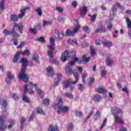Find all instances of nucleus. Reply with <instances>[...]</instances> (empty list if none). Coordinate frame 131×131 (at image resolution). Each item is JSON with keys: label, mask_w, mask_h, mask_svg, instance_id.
Masks as SVG:
<instances>
[{"label": "nucleus", "mask_w": 131, "mask_h": 131, "mask_svg": "<svg viewBox=\"0 0 131 131\" xmlns=\"http://www.w3.org/2000/svg\"><path fill=\"white\" fill-rule=\"evenodd\" d=\"M113 27V25H112V24H110L109 25L107 26L106 28L108 31H111V30H112Z\"/></svg>", "instance_id": "obj_53"}, {"label": "nucleus", "mask_w": 131, "mask_h": 131, "mask_svg": "<svg viewBox=\"0 0 131 131\" xmlns=\"http://www.w3.org/2000/svg\"><path fill=\"white\" fill-rule=\"evenodd\" d=\"M83 30L87 33H90V32H91V29H90L88 26H85V27H83Z\"/></svg>", "instance_id": "obj_35"}, {"label": "nucleus", "mask_w": 131, "mask_h": 131, "mask_svg": "<svg viewBox=\"0 0 131 131\" xmlns=\"http://www.w3.org/2000/svg\"><path fill=\"white\" fill-rule=\"evenodd\" d=\"M90 53L91 54V56H95V54H96V51H95V49L93 48L92 46H90Z\"/></svg>", "instance_id": "obj_37"}, {"label": "nucleus", "mask_w": 131, "mask_h": 131, "mask_svg": "<svg viewBox=\"0 0 131 131\" xmlns=\"http://www.w3.org/2000/svg\"><path fill=\"white\" fill-rule=\"evenodd\" d=\"M48 131H59V128L57 126H54L53 125H50Z\"/></svg>", "instance_id": "obj_23"}, {"label": "nucleus", "mask_w": 131, "mask_h": 131, "mask_svg": "<svg viewBox=\"0 0 131 131\" xmlns=\"http://www.w3.org/2000/svg\"><path fill=\"white\" fill-rule=\"evenodd\" d=\"M12 98L14 100H18L19 99V96H17L16 94L13 93L12 96Z\"/></svg>", "instance_id": "obj_49"}, {"label": "nucleus", "mask_w": 131, "mask_h": 131, "mask_svg": "<svg viewBox=\"0 0 131 131\" xmlns=\"http://www.w3.org/2000/svg\"><path fill=\"white\" fill-rule=\"evenodd\" d=\"M30 31L32 33H34V34H36V33H37L36 28H34V29L30 28Z\"/></svg>", "instance_id": "obj_56"}, {"label": "nucleus", "mask_w": 131, "mask_h": 131, "mask_svg": "<svg viewBox=\"0 0 131 131\" xmlns=\"http://www.w3.org/2000/svg\"><path fill=\"white\" fill-rule=\"evenodd\" d=\"M22 63L21 71L19 74L18 75V77L19 79L23 80L24 82H27L29 79L28 76L26 75V67L28 66V60L25 59V58H22L21 61Z\"/></svg>", "instance_id": "obj_1"}, {"label": "nucleus", "mask_w": 131, "mask_h": 131, "mask_svg": "<svg viewBox=\"0 0 131 131\" xmlns=\"http://www.w3.org/2000/svg\"><path fill=\"white\" fill-rule=\"evenodd\" d=\"M6 0H2L0 2V14H2L3 13V11L4 10H5V2Z\"/></svg>", "instance_id": "obj_22"}, {"label": "nucleus", "mask_w": 131, "mask_h": 131, "mask_svg": "<svg viewBox=\"0 0 131 131\" xmlns=\"http://www.w3.org/2000/svg\"><path fill=\"white\" fill-rule=\"evenodd\" d=\"M126 22L127 23V27H129V28H131V21L130 19L127 17H125Z\"/></svg>", "instance_id": "obj_34"}, {"label": "nucleus", "mask_w": 131, "mask_h": 131, "mask_svg": "<svg viewBox=\"0 0 131 131\" xmlns=\"http://www.w3.org/2000/svg\"><path fill=\"white\" fill-rule=\"evenodd\" d=\"M78 85V90H79L80 92H82V91H83V90H84V86H83V85H82V84H79Z\"/></svg>", "instance_id": "obj_50"}, {"label": "nucleus", "mask_w": 131, "mask_h": 131, "mask_svg": "<svg viewBox=\"0 0 131 131\" xmlns=\"http://www.w3.org/2000/svg\"><path fill=\"white\" fill-rule=\"evenodd\" d=\"M120 3H116L115 5H114L112 8V9L110 11V19H111V21L113 20V18H114V15L115 13H116L117 11V7L118 8H120Z\"/></svg>", "instance_id": "obj_7"}, {"label": "nucleus", "mask_w": 131, "mask_h": 131, "mask_svg": "<svg viewBox=\"0 0 131 131\" xmlns=\"http://www.w3.org/2000/svg\"><path fill=\"white\" fill-rule=\"evenodd\" d=\"M75 114L76 116H78V117H82V116H83V114L80 111H75Z\"/></svg>", "instance_id": "obj_33"}, {"label": "nucleus", "mask_w": 131, "mask_h": 131, "mask_svg": "<svg viewBox=\"0 0 131 131\" xmlns=\"http://www.w3.org/2000/svg\"><path fill=\"white\" fill-rule=\"evenodd\" d=\"M26 121L25 118L21 117V118L20 119V129H23L24 128V123Z\"/></svg>", "instance_id": "obj_25"}, {"label": "nucleus", "mask_w": 131, "mask_h": 131, "mask_svg": "<svg viewBox=\"0 0 131 131\" xmlns=\"http://www.w3.org/2000/svg\"><path fill=\"white\" fill-rule=\"evenodd\" d=\"M78 71L77 70H74V73L72 74L74 75V77L75 79V80L73 82L68 81L64 84L65 89H68V88L70 87L71 84H76L77 82H78V80H79V75H78Z\"/></svg>", "instance_id": "obj_4"}, {"label": "nucleus", "mask_w": 131, "mask_h": 131, "mask_svg": "<svg viewBox=\"0 0 131 131\" xmlns=\"http://www.w3.org/2000/svg\"><path fill=\"white\" fill-rule=\"evenodd\" d=\"M112 113L113 115L114 116L115 118V122L116 123H118V124H124V121H123V119H122L121 118L118 117L116 113L114 112L113 111V110H111Z\"/></svg>", "instance_id": "obj_8"}, {"label": "nucleus", "mask_w": 131, "mask_h": 131, "mask_svg": "<svg viewBox=\"0 0 131 131\" xmlns=\"http://www.w3.org/2000/svg\"><path fill=\"white\" fill-rule=\"evenodd\" d=\"M68 42L69 43H75V45H78L77 40H75V39L68 40Z\"/></svg>", "instance_id": "obj_43"}, {"label": "nucleus", "mask_w": 131, "mask_h": 131, "mask_svg": "<svg viewBox=\"0 0 131 131\" xmlns=\"http://www.w3.org/2000/svg\"><path fill=\"white\" fill-rule=\"evenodd\" d=\"M65 96L67 97V98H69V99H73V96L71 93H65Z\"/></svg>", "instance_id": "obj_42"}, {"label": "nucleus", "mask_w": 131, "mask_h": 131, "mask_svg": "<svg viewBox=\"0 0 131 131\" xmlns=\"http://www.w3.org/2000/svg\"><path fill=\"white\" fill-rule=\"evenodd\" d=\"M55 38L57 39L60 40L64 37V33L61 32L60 34L59 33V31H55Z\"/></svg>", "instance_id": "obj_17"}, {"label": "nucleus", "mask_w": 131, "mask_h": 131, "mask_svg": "<svg viewBox=\"0 0 131 131\" xmlns=\"http://www.w3.org/2000/svg\"><path fill=\"white\" fill-rule=\"evenodd\" d=\"M79 28H80L79 24H77L75 25V28L73 31L67 30L66 32V35L67 36H74L75 35V33H77L78 30H79Z\"/></svg>", "instance_id": "obj_6"}, {"label": "nucleus", "mask_w": 131, "mask_h": 131, "mask_svg": "<svg viewBox=\"0 0 131 131\" xmlns=\"http://www.w3.org/2000/svg\"><path fill=\"white\" fill-rule=\"evenodd\" d=\"M48 55L50 59H53V58H54V52H53V51L51 50L48 51Z\"/></svg>", "instance_id": "obj_36"}, {"label": "nucleus", "mask_w": 131, "mask_h": 131, "mask_svg": "<svg viewBox=\"0 0 131 131\" xmlns=\"http://www.w3.org/2000/svg\"><path fill=\"white\" fill-rule=\"evenodd\" d=\"M93 100L95 102H100L102 100V97L99 95H95L93 96Z\"/></svg>", "instance_id": "obj_24"}, {"label": "nucleus", "mask_w": 131, "mask_h": 131, "mask_svg": "<svg viewBox=\"0 0 131 131\" xmlns=\"http://www.w3.org/2000/svg\"><path fill=\"white\" fill-rule=\"evenodd\" d=\"M7 78H6V81L7 84H10L11 83V80L14 78V75L11 74V72H7Z\"/></svg>", "instance_id": "obj_14"}, {"label": "nucleus", "mask_w": 131, "mask_h": 131, "mask_svg": "<svg viewBox=\"0 0 131 131\" xmlns=\"http://www.w3.org/2000/svg\"><path fill=\"white\" fill-rule=\"evenodd\" d=\"M27 92H28V85L26 84L25 85L24 88V95L23 96V100L26 103H30V99L29 98L27 97V96L25 95L27 94Z\"/></svg>", "instance_id": "obj_10"}, {"label": "nucleus", "mask_w": 131, "mask_h": 131, "mask_svg": "<svg viewBox=\"0 0 131 131\" xmlns=\"http://www.w3.org/2000/svg\"><path fill=\"white\" fill-rule=\"evenodd\" d=\"M34 117V113H33L29 119V121H32V120H33Z\"/></svg>", "instance_id": "obj_62"}, {"label": "nucleus", "mask_w": 131, "mask_h": 131, "mask_svg": "<svg viewBox=\"0 0 131 131\" xmlns=\"http://www.w3.org/2000/svg\"><path fill=\"white\" fill-rule=\"evenodd\" d=\"M72 59L73 61H70L69 64L66 66V70L70 74H72V73H74V71L72 70V68H71V66H73V65H75V62H77L78 61V59L77 57H72Z\"/></svg>", "instance_id": "obj_5"}, {"label": "nucleus", "mask_w": 131, "mask_h": 131, "mask_svg": "<svg viewBox=\"0 0 131 131\" xmlns=\"http://www.w3.org/2000/svg\"><path fill=\"white\" fill-rule=\"evenodd\" d=\"M56 10L59 13H62L64 11V10L60 7H56Z\"/></svg>", "instance_id": "obj_54"}, {"label": "nucleus", "mask_w": 131, "mask_h": 131, "mask_svg": "<svg viewBox=\"0 0 131 131\" xmlns=\"http://www.w3.org/2000/svg\"><path fill=\"white\" fill-rule=\"evenodd\" d=\"M106 74H107V71H106L105 70H103L101 71V77H104V76H105Z\"/></svg>", "instance_id": "obj_51"}, {"label": "nucleus", "mask_w": 131, "mask_h": 131, "mask_svg": "<svg viewBox=\"0 0 131 131\" xmlns=\"http://www.w3.org/2000/svg\"><path fill=\"white\" fill-rule=\"evenodd\" d=\"M20 54H22V52L21 51L16 52V54L14 56L13 60V63H17V62H18V59H19V57H20Z\"/></svg>", "instance_id": "obj_19"}, {"label": "nucleus", "mask_w": 131, "mask_h": 131, "mask_svg": "<svg viewBox=\"0 0 131 131\" xmlns=\"http://www.w3.org/2000/svg\"><path fill=\"white\" fill-rule=\"evenodd\" d=\"M58 22L63 23L64 22V18L61 16H58L57 18Z\"/></svg>", "instance_id": "obj_52"}, {"label": "nucleus", "mask_w": 131, "mask_h": 131, "mask_svg": "<svg viewBox=\"0 0 131 131\" xmlns=\"http://www.w3.org/2000/svg\"><path fill=\"white\" fill-rule=\"evenodd\" d=\"M24 45H25L24 42H20V45L17 47V49H22Z\"/></svg>", "instance_id": "obj_60"}, {"label": "nucleus", "mask_w": 131, "mask_h": 131, "mask_svg": "<svg viewBox=\"0 0 131 131\" xmlns=\"http://www.w3.org/2000/svg\"><path fill=\"white\" fill-rule=\"evenodd\" d=\"M94 82H95V78L92 77L91 78L90 81H89V85H92V84L94 83Z\"/></svg>", "instance_id": "obj_57"}, {"label": "nucleus", "mask_w": 131, "mask_h": 131, "mask_svg": "<svg viewBox=\"0 0 131 131\" xmlns=\"http://www.w3.org/2000/svg\"><path fill=\"white\" fill-rule=\"evenodd\" d=\"M77 1H73V2L72 3V7H73L74 8H76L77 7Z\"/></svg>", "instance_id": "obj_55"}, {"label": "nucleus", "mask_w": 131, "mask_h": 131, "mask_svg": "<svg viewBox=\"0 0 131 131\" xmlns=\"http://www.w3.org/2000/svg\"><path fill=\"white\" fill-rule=\"evenodd\" d=\"M57 101H58V102L55 104L56 108H57V113L58 114L67 113L69 111V107L63 106V100L61 98L58 97Z\"/></svg>", "instance_id": "obj_3"}, {"label": "nucleus", "mask_w": 131, "mask_h": 131, "mask_svg": "<svg viewBox=\"0 0 131 131\" xmlns=\"http://www.w3.org/2000/svg\"><path fill=\"white\" fill-rule=\"evenodd\" d=\"M39 57H38V55L37 54H33L32 56V59L34 60V61H35L36 63H38V64H39Z\"/></svg>", "instance_id": "obj_27"}, {"label": "nucleus", "mask_w": 131, "mask_h": 131, "mask_svg": "<svg viewBox=\"0 0 131 131\" xmlns=\"http://www.w3.org/2000/svg\"><path fill=\"white\" fill-rule=\"evenodd\" d=\"M52 63L54 64L55 65H59V61L55 59H53L52 61Z\"/></svg>", "instance_id": "obj_63"}, {"label": "nucleus", "mask_w": 131, "mask_h": 131, "mask_svg": "<svg viewBox=\"0 0 131 131\" xmlns=\"http://www.w3.org/2000/svg\"><path fill=\"white\" fill-rule=\"evenodd\" d=\"M106 123H107V118H105L103 120L102 124L100 128V129H102L104 127V126H105V125H106Z\"/></svg>", "instance_id": "obj_44"}, {"label": "nucleus", "mask_w": 131, "mask_h": 131, "mask_svg": "<svg viewBox=\"0 0 131 131\" xmlns=\"http://www.w3.org/2000/svg\"><path fill=\"white\" fill-rule=\"evenodd\" d=\"M18 19H19V16H18L16 15H12L10 16V20L11 21L16 22V21H18Z\"/></svg>", "instance_id": "obj_26"}, {"label": "nucleus", "mask_w": 131, "mask_h": 131, "mask_svg": "<svg viewBox=\"0 0 131 131\" xmlns=\"http://www.w3.org/2000/svg\"><path fill=\"white\" fill-rule=\"evenodd\" d=\"M91 17L92 22H94L96 20V18L97 17V14H95L93 16H91Z\"/></svg>", "instance_id": "obj_61"}, {"label": "nucleus", "mask_w": 131, "mask_h": 131, "mask_svg": "<svg viewBox=\"0 0 131 131\" xmlns=\"http://www.w3.org/2000/svg\"><path fill=\"white\" fill-rule=\"evenodd\" d=\"M106 65L107 66H111L112 65H113V60H110L109 58L106 59Z\"/></svg>", "instance_id": "obj_40"}, {"label": "nucleus", "mask_w": 131, "mask_h": 131, "mask_svg": "<svg viewBox=\"0 0 131 131\" xmlns=\"http://www.w3.org/2000/svg\"><path fill=\"white\" fill-rule=\"evenodd\" d=\"M29 7H26V8H22V9L20 10V14L18 15L19 18H23L24 16H25V11L26 10H29Z\"/></svg>", "instance_id": "obj_18"}, {"label": "nucleus", "mask_w": 131, "mask_h": 131, "mask_svg": "<svg viewBox=\"0 0 131 131\" xmlns=\"http://www.w3.org/2000/svg\"><path fill=\"white\" fill-rule=\"evenodd\" d=\"M93 114H94V111H91L89 113V114L88 115V116H87V117L86 118L85 121H86L88 119H90V118H91V116H92V115H93Z\"/></svg>", "instance_id": "obj_45"}, {"label": "nucleus", "mask_w": 131, "mask_h": 131, "mask_svg": "<svg viewBox=\"0 0 131 131\" xmlns=\"http://www.w3.org/2000/svg\"><path fill=\"white\" fill-rule=\"evenodd\" d=\"M102 45L106 48H111L113 46V43L111 41H106L103 42Z\"/></svg>", "instance_id": "obj_21"}, {"label": "nucleus", "mask_w": 131, "mask_h": 131, "mask_svg": "<svg viewBox=\"0 0 131 131\" xmlns=\"http://www.w3.org/2000/svg\"><path fill=\"white\" fill-rule=\"evenodd\" d=\"M88 13V8L86 6L82 7L80 9V14L81 17H83L85 15H86Z\"/></svg>", "instance_id": "obj_16"}, {"label": "nucleus", "mask_w": 131, "mask_h": 131, "mask_svg": "<svg viewBox=\"0 0 131 131\" xmlns=\"http://www.w3.org/2000/svg\"><path fill=\"white\" fill-rule=\"evenodd\" d=\"M16 30H19L20 34H22L23 26H20V25L18 24H15L13 26L12 31H8V30L5 29L4 30L3 33L5 35H11L13 37L15 36L19 37V36H20V34H18V33L16 32Z\"/></svg>", "instance_id": "obj_2"}, {"label": "nucleus", "mask_w": 131, "mask_h": 131, "mask_svg": "<svg viewBox=\"0 0 131 131\" xmlns=\"http://www.w3.org/2000/svg\"><path fill=\"white\" fill-rule=\"evenodd\" d=\"M50 45H47L48 48L51 50V51H54V47H55V39L50 37Z\"/></svg>", "instance_id": "obj_15"}, {"label": "nucleus", "mask_w": 131, "mask_h": 131, "mask_svg": "<svg viewBox=\"0 0 131 131\" xmlns=\"http://www.w3.org/2000/svg\"><path fill=\"white\" fill-rule=\"evenodd\" d=\"M95 32L96 33H98V32H106V28L103 26H101L100 27L98 28L97 30H95Z\"/></svg>", "instance_id": "obj_20"}, {"label": "nucleus", "mask_w": 131, "mask_h": 131, "mask_svg": "<svg viewBox=\"0 0 131 131\" xmlns=\"http://www.w3.org/2000/svg\"><path fill=\"white\" fill-rule=\"evenodd\" d=\"M36 12H37L38 15L39 17H41V16L42 15V11H41V8H40V7H39L37 9H36Z\"/></svg>", "instance_id": "obj_31"}, {"label": "nucleus", "mask_w": 131, "mask_h": 131, "mask_svg": "<svg viewBox=\"0 0 131 131\" xmlns=\"http://www.w3.org/2000/svg\"><path fill=\"white\" fill-rule=\"evenodd\" d=\"M82 59L84 61V62H85L86 63H88L90 61V57L86 58V56L85 55H83L82 57Z\"/></svg>", "instance_id": "obj_46"}, {"label": "nucleus", "mask_w": 131, "mask_h": 131, "mask_svg": "<svg viewBox=\"0 0 131 131\" xmlns=\"http://www.w3.org/2000/svg\"><path fill=\"white\" fill-rule=\"evenodd\" d=\"M48 25H52V21H48L46 20H43L42 27H46V26H48Z\"/></svg>", "instance_id": "obj_28"}, {"label": "nucleus", "mask_w": 131, "mask_h": 131, "mask_svg": "<svg viewBox=\"0 0 131 131\" xmlns=\"http://www.w3.org/2000/svg\"><path fill=\"white\" fill-rule=\"evenodd\" d=\"M4 116H0V130L5 131L6 129L8 128L7 125L5 124V120Z\"/></svg>", "instance_id": "obj_11"}, {"label": "nucleus", "mask_w": 131, "mask_h": 131, "mask_svg": "<svg viewBox=\"0 0 131 131\" xmlns=\"http://www.w3.org/2000/svg\"><path fill=\"white\" fill-rule=\"evenodd\" d=\"M43 104L44 105H49L50 104V100L49 99H45L43 100Z\"/></svg>", "instance_id": "obj_48"}, {"label": "nucleus", "mask_w": 131, "mask_h": 131, "mask_svg": "<svg viewBox=\"0 0 131 131\" xmlns=\"http://www.w3.org/2000/svg\"><path fill=\"white\" fill-rule=\"evenodd\" d=\"M47 75L50 77H52L55 75V72L54 71V68L52 67H49L46 69Z\"/></svg>", "instance_id": "obj_13"}, {"label": "nucleus", "mask_w": 131, "mask_h": 131, "mask_svg": "<svg viewBox=\"0 0 131 131\" xmlns=\"http://www.w3.org/2000/svg\"><path fill=\"white\" fill-rule=\"evenodd\" d=\"M36 40H38V41H39L40 42H41L42 43H43L46 42V39H45V37L41 36L39 38H37L36 39Z\"/></svg>", "instance_id": "obj_32"}, {"label": "nucleus", "mask_w": 131, "mask_h": 131, "mask_svg": "<svg viewBox=\"0 0 131 131\" xmlns=\"http://www.w3.org/2000/svg\"><path fill=\"white\" fill-rule=\"evenodd\" d=\"M2 105L4 108H6V107L8 106V102H7V100H4Z\"/></svg>", "instance_id": "obj_47"}, {"label": "nucleus", "mask_w": 131, "mask_h": 131, "mask_svg": "<svg viewBox=\"0 0 131 131\" xmlns=\"http://www.w3.org/2000/svg\"><path fill=\"white\" fill-rule=\"evenodd\" d=\"M98 93H100L105 94V93H106V90H105V89L103 88H98Z\"/></svg>", "instance_id": "obj_41"}, {"label": "nucleus", "mask_w": 131, "mask_h": 131, "mask_svg": "<svg viewBox=\"0 0 131 131\" xmlns=\"http://www.w3.org/2000/svg\"><path fill=\"white\" fill-rule=\"evenodd\" d=\"M119 131H127V128H125V127L122 126L120 129Z\"/></svg>", "instance_id": "obj_64"}, {"label": "nucleus", "mask_w": 131, "mask_h": 131, "mask_svg": "<svg viewBox=\"0 0 131 131\" xmlns=\"http://www.w3.org/2000/svg\"><path fill=\"white\" fill-rule=\"evenodd\" d=\"M57 80H59V81H61V80L62 79V74H58L57 76Z\"/></svg>", "instance_id": "obj_59"}, {"label": "nucleus", "mask_w": 131, "mask_h": 131, "mask_svg": "<svg viewBox=\"0 0 131 131\" xmlns=\"http://www.w3.org/2000/svg\"><path fill=\"white\" fill-rule=\"evenodd\" d=\"M37 113H38V114L45 115V112L42 111V108H41V107L37 108Z\"/></svg>", "instance_id": "obj_30"}, {"label": "nucleus", "mask_w": 131, "mask_h": 131, "mask_svg": "<svg viewBox=\"0 0 131 131\" xmlns=\"http://www.w3.org/2000/svg\"><path fill=\"white\" fill-rule=\"evenodd\" d=\"M12 41H13L14 46H17V45H18V39L14 38L12 39Z\"/></svg>", "instance_id": "obj_58"}, {"label": "nucleus", "mask_w": 131, "mask_h": 131, "mask_svg": "<svg viewBox=\"0 0 131 131\" xmlns=\"http://www.w3.org/2000/svg\"><path fill=\"white\" fill-rule=\"evenodd\" d=\"M22 55L24 56L26 55V56H28L30 55V51L29 50H26L22 53Z\"/></svg>", "instance_id": "obj_38"}, {"label": "nucleus", "mask_w": 131, "mask_h": 131, "mask_svg": "<svg viewBox=\"0 0 131 131\" xmlns=\"http://www.w3.org/2000/svg\"><path fill=\"white\" fill-rule=\"evenodd\" d=\"M69 58H70V52L66 50L61 55V60L62 62H66Z\"/></svg>", "instance_id": "obj_12"}, {"label": "nucleus", "mask_w": 131, "mask_h": 131, "mask_svg": "<svg viewBox=\"0 0 131 131\" xmlns=\"http://www.w3.org/2000/svg\"><path fill=\"white\" fill-rule=\"evenodd\" d=\"M67 129H69V130H72V129H73V124H72V123H68Z\"/></svg>", "instance_id": "obj_39"}, {"label": "nucleus", "mask_w": 131, "mask_h": 131, "mask_svg": "<svg viewBox=\"0 0 131 131\" xmlns=\"http://www.w3.org/2000/svg\"><path fill=\"white\" fill-rule=\"evenodd\" d=\"M114 112H115L116 114L118 113V114H122V110L120 109V108H116L115 110L113 108L112 109Z\"/></svg>", "instance_id": "obj_29"}, {"label": "nucleus", "mask_w": 131, "mask_h": 131, "mask_svg": "<svg viewBox=\"0 0 131 131\" xmlns=\"http://www.w3.org/2000/svg\"><path fill=\"white\" fill-rule=\"evenodd\" d=\"M28 85V88L29 89H32V87L34 86L35 91H36L37 94H38L39 95H42L43 96V95H45V93H43V92H42L41 90L38 88V86H37V84L36 83H35L33 84L32 82H30L29 85Z\"/></svg>", "instance_id": "obj_9"}]
</instances>
